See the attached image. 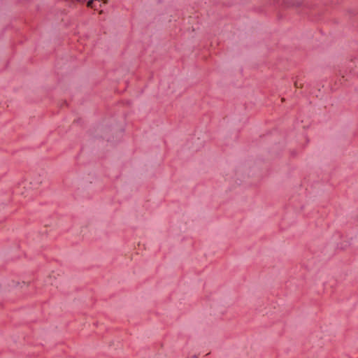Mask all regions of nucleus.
<instances>
[{
  "instance_id": "1",
  "label": "nucleus",
  "mask_w": 358,
  "mask_h": 358,
  "mask_svg": "<svg viewBox=\"0 0 358 358\" xmlns=\"http://www.w3.org/2000/svg\"><path fill=\"white\" fill-rule=\"evenodd\" d=\"M280 6L284 8L297 9L306 6V0H281Z\"/></svg>"
},
{
  "instance_id": "2",
  "label": "nucleus",
  "mask_w": 358,
  "mask_h": 358,
  "mask_svg": "<svg viewBox=\"0 0 358 358\" xmlns=\"http://www.w3.org/2000/svg\"><path fill=\"white\" fill-rule=\"evenodd\" d=\"M350 17L352 22V24L355 27L358 26V10H349Z\"/></svg>"
},
{
  "instance_id": "3",
  "label": "nucleus",
  "mask_w": 358,
  "mask_h": 358,
  "mask_svg": "<svg viewBox=\"0 0 358 358\" xmlns=\"http://www.w3.org/2000/svg\"><path fill=\"white\" fill-rule=\"evenodd\" d=\"M350 240H344L337 243L336 249L338 250L344 251L346 250L350 246Z\"/></svg>"
},
{
  "instance_id": "4",
  "label": "nucleus",
  "mask_w": 358,
  "mask_h": 358,
  "mask_svg": "<svg viewBox=\"0 0 358 358\" xmlns=\"http://www.w3.org/2000/svg\"><path fill=\"white\" fill-rule=\"evenodd\" d=\"M95 2L99 3V1L97 0H96ZM87 6L88 7H90V8H94V9L96 8V5L94 3V0L89 1L87 2Z\"/></svg>"
},
{
  "instance_id": "5",
  "label": "nucleus",
  "mask_w": 358,
  "mask_h": 358,
  "mask_svg": "<svg viewBox=\"0 0 358 358\" xmlns=\"http://www.w3.org/2000/svg\"><path fill=\"white\" fill-rule=\"evenodd\" d=\"M294 85L297 88H302L303 87V85L302 84H300V85H299L298 81H295Z\"/></svg>"
},
{
  "instance_id": "6",
  "label": "nucleus",
  "mask_w": 358,
  "mask_h": 358,
  "mask_svg": "<svg viewBox=\"0 0 358 358\" xmlns=\"http://www.w3.org/2000/svg\"><path fill=\"white\" fill-rule=\"evenodd\" d=\"M339 75L341 76V78L343 79V80H345V81L348 80V78L344 79L345 78V76L341 74V71H339Z\"/></svg>"
},
{
  "instance_id": "7",
  "label": "nucleus",
  "mask_w": 358,
  "mask_h": 358,
  "mask_svg": "<svg viewBox=\"0 0 358 358\" xmlns=\"http://www.w3.org/2000/svg\"><path fill=\"white\" fill-rule=\"evenodd\" d=\"M103 3H107L108 0H103Z\"/></svg>"
},
{
  "instance_id": "8",
  "label": "nucleus",
  "mask_w": 358,
  "mask_h": 358,
  "mask_svg": "<svg viewBox=\"0 0 358 358\" xmlns=\"http://www.w3.org/2000/svg\"><path fill=\"white\" fill-rule=\"evenodd\" d=\"M357 222H358V215H357Z\"/></svg>"
}]
</instances>
